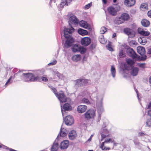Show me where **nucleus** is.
<instances>
[{"instance_id":"1","label":"nucleus","mask_w":151,"mask_h":151,"mask_svg":"<svg viewBox=\"0 0 151 151\" xmlns=\"http://www.w3.org/2000/svg\"><path fill=\"white\" fill-rule=\"evenodd\" d=\"M78 22V20L75 16H70L68 21L70 28H68L65 27L64 29L61 32V35H63L66 39L65 46L67 48H69L73 45L74 40L70 35L74 31L73 25L76 26Z\"/></svg>"},{"instance_id":"2","label":"nucleus","mask_w":151,"mask_h":151,"mask_svg":"<svg viewBox=\"0 0 151 151\" xmlns=\"http://www.w3.org/2000/svg\"><path fill=\"white\" fill-rule=\"evenodd\" d=\"M21 73V79L24 81L30 82L40 81L39 77L35 74L30 73Z\"/></svg>"},{"instance_id":"3","label":"nucleus","mask_w":151,"mask_h":151,"mask_svg":"<svg viewBox=\"0 0 151 151\" xmlns=\"http://www.w3.org/2000/svg\"><path fill=\"white\" fill-rule=\"evenodd\" d=\"M96 108L98 115L96 121L98 123L101 119V115L104 111L102 103L103 97L98 96L96 98Z\"/></svg>"},{"instance_id":"4","label":"nucleus","mask_w":151,"mask_h":151,"mask_svg":"<svg viewBox=\"0 0 151 151\" xmlns=\"http://www.w3.org/2000/svg\"><path fill=\"white\" fill-rule=\"evenodd\" d=\"M113 143V146L112 149L116 146L118 145L119 143L116 142L113 138H107L105 139L104 142H102L100 146V148L103 151H108L110 150V148L109 147H106V144Z\"/></svg>"},{"instance_id":"5","label":"nucleus","mask_w":151,"mask_h":151,"mask_svg":"<svg viewBox=\"0 0 151 151\" xmlns=\"http://www.w3.org/2000/svg\"><path fill=\"white\" fill-rule=\"evenodd\" d=\"M50 88L61 103H63L66 101V97L63 93H56L57 90L55 88L52 87V86H50Z\"/></svg>"},{"instance_id":"6","label":"nucleus","mask_w":151,"mask_h":151,"mask_svg":"<svg viewBox=\"0 0 151 151\" xmlns=\"http://www.w3.org/2000/svg\"><path fill=\"white\" fill-rule=\"evenodd\" d=\"M90 80L86 79L84 78H81L74 81L75 83V86L76 87H78L83 86H85L88 85V82Z\"/></svg>"},{"instance_id":"7","label":"nucleus","mask_w":151,"mask_h":151,"mask_svg":"<svg viewBox=\"0 0 151 151\" xmlns=\"http://www.w3.org/2000/svg\"><path fill=\"white\" fill-rule=\"evenodd\" d=\"M120 9V7L119 5L115 4L108 7L107 10L110 15L114 16L116 14L117 12L119 11Z\"/></svg>"},{"instance_id":"8","label":"nucleus","mask_w":151,"mask_h":151,"mask_svg":"<svg viewBox=\"0 0 151 151\" xmlns=\"http://www.w3.org/2000/svg\"><path fill=\"white\" fill-rule=\"evenodd\" d=\"M110 132L109 129H108L104 125H103L102 128L100 131V133L101 136V139L100 140L101 141L103 140L106 137L108 136V134Z\"/></svg>"},{"instance_id":"9","label":"nucleus","mask_w":151,"mask_h":151,"mask_svg":"<svg viewBox=\"0 0 151 151\" xmlns=\"http://www.w3.org/2000/svg\"><path fill=\"white\" fill-rule=\"evenodd\" d=\"M126 62L127 65L124 64V67L125 70H129L133 67V65L135 63L134 61L130 58L126 60Z\"/></svg>"},{"instance_id":"10","label":"nucleus","mask_w":151,"mask_h":151,"mask_svg":"<svg viewBox=\"0 0 151 151\" xmlns=\"http://www.w3.org/2000/svg\"><path fill=\"white\" fill-rule=\"evenodd\" d=\"M127 52L129 56L133 59L138 58L139 59L140 56L137 55L133 49L131 48H128L127 50Z\"/></svg>"},{"instance_id":"11","label":"nucleus","mask_w":151,"mask_h":151,"mask_svg":"<svg viewBox=\"0 0 151 151\" xmlns=\"http://www.w3.org/2000/svg\"><path fill=\"white\" fill-rule=\"evenodd\" d=\"M85 118L87 119L92 118L95 115V111L93 109H90L88 110L84 114Z\"/></svg>"},{"instance_id":"12","label":"nucleus","mask_w":151,"mask_h":151,"mask_svg":"<svg viewBox=\"0 0 151 151\" xmlns=\"http://www.w3.org/2000/svg\"><path fill=\"white\" fill-rule=\"evenodd\" d=\"M64 121L65 124L67 125H71L74 123L73 118L71 115L66 116L64 119Z\"/></svg>"},{"instance_id":"13","label":"nucleus","mask_w":151,"mask_h":151,"mask_svg":"<svg viewBox=\"0 0 151 151\" xmlns=\"http://www.w3.org/2000/svg\"><path fill=\"white\" fill-rule=\"evenodd\" d=\"M91 42V39L89 37H84L82 38L81 41V44L84 46H88L90 44Z\"/></svg>"},{"instance_id":"14","label":"nucleus","mask_w":151,"mask_h":151,"mask_svg":"<svg viewBox=\"0 0 151 151\" xmlns=\"http://www.w3.org/2000/svg\"><path fill=\"white\" fill-rule=\"evenodd\" d=\"M61 111L62 115L63 116L64 112H65V111H70L72 109V107L68 103H65L64 104L63 106V109L62 108V105L61 104Z\"/></svg>"},{"instance_id":"15","label":"nucleus","mask_w":151,"mask_h":151,"mask_svg":"<svg viewBox=\"0 0 151 151\" xmlns=\"http://www.w3.org/2000/svg\"><path fill=\"white\" fill-rule=\"evenodd\" d=\"M87 106L85 105H79L77 108V110L79 113H83L85 112L87 109Z\"/></svg>"},{"instance_id":"16","label":"nucleus","mask_w":151,"mask_h":151,"mask_svg":"<svg viewBox=\"0 0 151 151\" xmlns=\"http://www.w3.org/2000/svg\"><path fill=\"white\" fill-rule=\"evenodd\" d=\"M67 133L66 131L64 129V128L63 129L62 127H61L60 129L59 133L56 138V140H58L59 138V135H60L61 137H65L67 134Z\"/></svg>"},{"instance_id":"17","label":"nucleus","mask_w":151,"mask_h":151,"mask_svg":"<svg viewBox=\"0 0 151 151\" xmlns=\"http://www.w3.org/2000/svg\"><path fill=\"white\" fill-rule=\"evenodd\" d=\"M69 142L68 140H65L62 141L60 144V148L62 149H64L68 148L69 146Z\"/></svg>"},{"instance_id":"18","label":"nucleus","mask_w":151,"mask_h":151,"mask_svg":"<svg viewBox=\"0 0 151 151\" xmlns=\"http://www.w3.org/2000/svg\"><path fill=\"white\" fill-rule=\"evenodd\" d=\"M20 73V71L19 70L18 72L16 73H15L13 76H11L8 79L7 82H6L5 86H7L8 85L10 84L12 81H11L12 79H13L15 77L16 75H17L18 74Z\"/></svg>"},{"instance_id":"19","label":"nucleus","mask_w":151,"mask_h":151,"mask_svg":"<svg viewBox=\"0 0 151 151\" xmlns=\"http://www.w3.org/2000/svg\"><path fill=\"white\" fill-rule=\"evenodd\" d=\"M134 0H125L124 1V4L127 6L131 7L135 3Z\"/></svg>"},{"instance_id":"20","label":"nucleus","mask_w":151,"mask_h":151,"mask_svg":"<svg viewBox=\"0 0 151 151\" xmlns=\"http://www.w3.org/2000/svg\"><path fill=\"white\" fill-rule=\"evenodd\" d=\"M137 52L140 55L145 54V48L142 47H138L137 48Z\"/></svg>"},{"instance_id":"21","label":"nucleus","mask_w":151,"mask_h":151,"mask_svg":"<svg viewBox=\"0 0 151 151\" xmlns=\"http://www.w3.org/2000/svg\"><path fill=\"white\" fill-rule=\"evenodd\" d=\"M76 136L77 134L76 132L74 130L70 131L68 134L69 139L71 140L75 139Z\"/></svg>"},{"instance_id":"22","label":"nucleus","mask_w":151,"mask_h":151,"mask_svg":"<svg viewBox=\"0 0 151 151\" xmlns=\"http://www.w3.org/2000/svg\"><path fill=\"white\" fill-rule=\"evenodd\" d=\"M72 1V0H62L60 5V7L63 8L65 5L68 6Z\"/></svg>"},{"instance_id":"23","label":"nucleus","mask_w":151,"mask_h":151,"mask_svg":"<svg viewBox=\"0 0 151 151\" xmlns=\"http://www.w3.org/2000/svg\"><path fill=\"white\" fill-rule=\"evenodd\" d=\"M138 32L141 35L144 36H148L150 33L148 32L145 31L139 28L138 29Z\"/></svg>"},{"instance_id":"24","label":"nucleus","mask_w":151,"mask_h":151,"mask_svg":"<svg viewBox=\"0 0 151 151\" xmlns=\"http://www.w3.org/2000/svg\"><path fill=\"white\" fill-rule=\"evenodd\" d=\"M131 69H132L131 72V75L133 76L137 75L139 71L138 68L137 67H133L132 68H131Z\"/></svg>"},{"instance_id":"25","label":"nucleus","mask_w":151,"mask_h":151,"mask_svg":"<svg viewBox=\"0 0 151 151\" xmlns=\"http://www.w3.org/2000/svg\"><path fill=\"white\" fill-rule=\"evenodd\" d=\"M78 33L82 36H84L88 35V32L87 31L81 28L78 29Z\"/></svg>"},{"instance_id":"26","label":"nucleus","mask_w":151,"mask_h":151,"mask_svg":"<svg viewBox=\"0 0 151 151\" xmlns=\"http://www.w3.org/2000/svg\"><path fill=\"white\" fill-rule=\"evenodd\" d=\"M141 23L143 26L146 27H148L150 24L149 21L145 19H142L141 21Z\"/></svg>"},{"instance_id":"27","label":"nucleus","mask_w":151,"mask_h":151,"mask_svg":"<svg viewBox=\"0 0 151 151\" xmlns=\"http://www.w3.org/2000/svg\"><path fill=\"white\" fill-rule=\"evenodd\" d=\"M114 22L115 23L119 24L124 22V21L121 17H116L114 21Z\"/></svg>"},{"instance_id":"28","label":"nucleus","mask_w":151,"mask_h":151,"mask_svg":"<svg viewBox=\"0 0 151 151\" xmlns=\"http://www.w3.org/2000/svg\"><path fill=\"white\" fill-rule=\"evenodd\" d=\"M80 46L78 44H75L72 47L73 52H78Z\"/></svg>"},{"instance_id":"29","label":"nucleus","mask_w":151,"mask_h":151,"mask_svg":"<svg viewBox=\"0 0 151 151\" xmlns=\"http://www.w3.org/2000/svg\"><path fill=\"white\" fill-rule=\"evenodd\" d=\"M58 142H55L53 143L51 148V151H57L58 148Z\"/></svg>"},{"instance_id":"30","label":"nucleus","mask_w":151,"mask_h":151,"mask_svg":"<svg viewBox=\"0 0 151 151\" xmlns=\"http://www.w3.org/2000/svg\"><path fill=\"white\" fill-rule=\"evenodd\" d=\"M121 17L124 22L125 20H128L129 18V15L128 14L126 13L122 14Z\"/></svg>"},{"instance_id":"31","label":"nucleus","mask_w":151,"mask_h":151,"mask_svg":"<svg viewBox=\"0 0 151 151\" xmlns=\"http://www.w3.org/2000/svg\"><path fill=\"white\" fill-rule=\"evenodd\" d=\"M81 55H75L73 56L72 60L74 61H77L81 59Z\"/></svg>"},{"instance_id":"32","label":"nucleus","mask_w":151,"mask_h":151,"mask_svg":"<svg viewBox=\"0 0 151 151\" xmlns=\"http://www.w3.org/2000/svg\"><path fill=\"white\" fill-rule=\"evenodd\" d=\"M80 26L83 28L86 29L88 27V24L87 22L84 21H81L80 22Z\"/></svg>"},{"instance_id":"33","label":"nucleus","mask_w":151,"mask_h":151,"mask_svg":"<svg viewBox=\"0 0 151 151\" xmlns=\"http://www.w3.org/2000/svg\"><path fill=\"white\" fill-rule=\"evenodd\" d=\"M111 72L112 77L114 78L115 76L116 70L115 68L114 65H112L111 66Z\"/></svg>"},{"instance_id":"34","label":"nucleus","mask_w":151,"mask_h":151,"mask_svg":"<svg viewBox=\"0 0 151 151\" xmlns=\"http://www.w3.org/2000/svg\"><path fill=\"white\" fill-rule=\"evenodd\" d=\"M81 103H84L86 104H90V102L89 100L85 98H83L81 99Z\"/></svg>"},{"instance_id":"35","label":"nucleus","mask_w":151,"mask_h":151,"mask_svg":"<svg viewBox=\"0 0 151 151\" xmlns=\"http://www.w3.org/2000/svg\"><path fill=\"white\" fill-rule=\"evenodd\" d=\"M36 76H37L39 77V79L40 80V81H38L40 82L41 81H43L47 82L48 81V79L46 77L44 76L40 77L37 75H36Z\"/></svg>"},{"instance_id":"36","label":"nucleus","mask_w":151,"mask_h":151,"mask_svg":"<svg viewBox=\"0 0 151 151\" xmlns=\"http://www.w3.org/2000/svg\"><path fill=\"white\" fill-rule=\"evenodd\" d=\"M132 30L130 29L129 28H126L124 29V32L128 35L130 34L131 33V32Z\"/></svg>"},{"instance_id":"37","label":"nucleus","mask_w":151,"mask_h":151,"mask_svg":"<svg viewBox=\"0 0 151 151\" xmlns=\"http://www.w3.org/2000/svg\"><path fill=\"white\" fill-rule=\"evenodd\" d=\"M119 56L120 58H123L125 56L126 54L122 50H121L119 51Z\"/></svg>"},{"instance_id":"38","label":"nucleus","mask_w":151,"mask_h":151,"mask_svg":"<svg viewBox=\"0 0 151 151\" xmlns=\"http://www.w3.org/2000/svg\"><path fill=\"white\" fill-rule=\"evenodd\" d=\"M111 42H109L108 44H107L106 46V47L108 50L111 51H113V49L111 47Z\"/></svg>"},{"instance_id":"39","label":"nucleus","mask_w":151,"mask_h":151,"mask_svg":"<svg viewBox=\"0 0 151 151\" xmlns=\"http://www.w3.org/2000/svg\"><path fill=\"white\" fill-rule=\"evenodd\" d=\"M142 56L140 57L139 59L138 58H136L137 60H145L147 58V57L146 55H145V54L144 55H141Z\"/></svg>"},{"instance_id":"40","label":"nucleus","mask_w":151,"mask_h":151,"mask_svg":"<svg viewBox=\"0 0 151 151\" xmlns=\"http://www.w3.org/2000/svg\"><path fill=\"white\" fill-rule=\"evenodd\" d=\"M79 50L78 52H80L81 54H83L86 51V48L82 47H80L79 48Z\"/></svg>"},{"instance_id":"41","label":"nucleus","mask_w":151,"mask_h":151,"mask_svg":"<svg viewBox=\"0 0 151 151\" xmlns=\"http://www.w3.org/2000/svg\"><path fill=\"white\" fill-rule=\"evenodd\" d=\"M107 28L104 27H103L100 29V33L101 34H104L106 31Z\"/></svg>"},{"instance_id":"42","label":"nucleus","mask_w":151,"mask_h":151,"mask_svg":"<svg viewBox=\"0 0 151 151\" xmlns=\"http://www.w3.org/2000/svg\"><path fill=\"white\" fill-rule=\"evenodd\" d=\"M57 63V61L56 60L54 59L51 62L49 63L48 64V65L49 66L53 65H55Z\"/></svg>"},{"instance_id":"43","label":"nucleus","mask_w":151,"mask_h":151,"mask_svg":"<svg viewBox=\"0 0 151 151\" xmlns=\"http://www.w3.org/2000/svg\"><path fill=\"white\" fill-rule=\"evenodd\" d=\"M128 36L129 37L131 38L134 37L135 36V32L132 30L131 33H130Z\"/></svg>"},{"instance_id":"44","label":"nucleus","mask_w":151,"mask_h":151,"mask_svg":"<svg viewBox=\"0 0 151 151\" xmlns=\"http://www.w3.org/2000/svg\"><path fill=\"white\" fill-rule=\"evenodd\" d=\"M140 8H141L146 9L147 8V5L146 3L142 4L141 5Z\"/></svg>"},{"instance_id":"45","label":"nucleus","mask_w":151,"mask_h":151,"mask_svg":"<svg viewBox=\"0 0 151 151\" xmlns=\"http://www.w3.org/2000/svg\"><path fill=\"white\" fill-rule=\"evenodd\" d=\"M146 124L148 127H151V119L147 120Z\"/></svg>"},{"instance_id":"46","label":"nucleus","mask_w":151,"mask_h":151,"mask_svg":"<svg viewBox=\"0 0 151 151\" xmlns=\"http://www.w3.org/2000/svg\"><path fill=\"white\" fill-rule=\"evenodd\" d=\"M92 5V3H90L88 4H87L85 6V8L86 9H89Z\"/></svg>"},{"instance_id":"47","label":"nucleus","mask_w":151,"mask_h":151,"mask_svg":"<svg viewBox=\"0 0 151 151\" xmlns=\"http://www.w3.org/2000/svg\"><path fill=\"white\" fill-rule=\"evenodd\" d=\"M134 142L135 145H137L139 144V142L138 139L137 138H136L135 139H134L133 141Z\"/></svg>"},{"instance_id":"48","label":"nucleus","mask_w":151,"mask_h":151,"mask_svg":"<svg viewBox=\"0 0 151 151\" xmlns=\"http://www.w3.org/2000/svg\"><path fill=\"white\" fill-rule=\"evenodd\" d=\"M137 148H138L139 149H140L141 148L142 145L139 143V145L138 144L136 145Z\"/></svg>"},{"instance_id":"49","label":"nucleus","mask_w":151,"mask_h":151,"mask_svg":"<svg viewBox=\"0 0 151 151\" xmlns=\"http://www.w3.org/2000/svg\"><path fill=\"white\" fill-rule=\"evenodd\" d=\"M53 2L54 3H55V0H50V1L49 3V5L50 6L52 7V5H51V4L52 2Z\"/></svg>"},{"instance_id":"50","label":"nucleus","mask_w":151,"mask_h":151,"mask_svg":"<svg viewBox=\"0 0 151 151\" xmlns=\"http://www.w3.org/2000/svg\"><path fill=\"white\" fill-rule=\"evenodd\" d=\"M145 135V134L142 132H139L138 134V135L139 136H143Z\"/></svg>"},{"instance_id":"51","label":"nucleus","mask_w":151,"mask_h":151,"mask_svg":"<svg viewBox=\"0 0 151 151\" xmlns=\"http://www.w3.org/2000/svg\"><path fill=\"white\" fill-rule=\"evenodd\" d=\"M145 63H140L139 65V67L142 68H144L145 67Z\"/></svg>"},{"instance_id":"52","label":"nucleus","mask_w":151,"mask_h":151,"mask_svg":"<svg viewBox=\"0 0 151 151\" xmlns=\"http://www.w3.org/2000/svg\"><path fill=\"white\" fill-rule=\"evenodd\" d=\"M136 42L134 40H132L130 42V44H132L133 45H135L136 44Z\"/></svg>"},{"instance_id":"53","label":"nucleus","mask_w":151,"mask_h":151,"mask_svg":"<svg viewBox=\"0 0 151 151\" xmlns=\"http://www.w3.org/2000/svg\"><path fill=\"white\" fill-rule=\"evenodd\" d=\"M135 91L136 93L137 94V98H138V99L139 100V101L140 99H139V97L138 94V91L136 89H135Z\"/></svg>"},{"instance_id":"54","label":"nucleus","mask_w":151,"mask_h":151,"mask_svg":"<svg viewBox=\"0 0 151 151\" xmlns=\"http://www.w3.org/2000/svg\"><path fill=\"white\" fill-rule=\"evenodd\" d=\"M147 15L148 17L151 18V10L149 11L148 12Z\"/></svg>"},{"instance_id":"55","label":"nucleus","mask_w":151,"mask_h":151,"mask_svg":"<svg viewBox=\"0 0 151 151\" xmlns=\"http://www.w3.org/2000/svg\"><path fill=\"white\" fill-rule=\"evenodd\" d=\"M0 147L2 148H6L7 147L2 144H0Z\"/></svg>"},{"instance_id":"56","label":"nucleus","mask_w":151,"mask_h":151,"mask_svg":"<svg viewBox=\"0 0 151 151\" xmlns=\"http://www.w3.org/2000/svg\"><path fill=\"white\" fill-rule=\"evenodd\" d=\"M148 114L149 116H151V109L148 111Z\"/></svg>"},{"instance_id":"57","label":"nucleus","mask_w":151,"mask_h":151,"mask_svg":"<svg viewBox=\"0 0 151 151\" xmlns=\"http://www.w3.org/2000/svg\"><path fill=\"white\" fill-rule=\"evenodd\" d=\"M147 53L148 54H151V48L148 49Z\"/></svg>"},{"instance_id":"58","label":"nucleus","mask_w":151,"mask_h":151,"mask_svg":"<svg viewBox=\"0 0 151 151\" xmlns=\"http://www.w3.org/2000/svg\"><path fill=\"white\" fill-rule=\"evenodd\" d=\"M147 41H145L144 42H143V40H142L141 42H140V43L143 45H144L145 44L146 42Z\"/></svg>"},{"instance_id":"59","label":"nucleus","mask_w":151,"mask_h":151,"mask_svg":"<svg viewBox=\"0 0 151 151\" xmlns=\"http://www.w3.org/2000/svg\"><path fill=\"white\" fill-rule=\"evenodd\" d=\"M93 136V134L91 135L90 137V138L88 139V141H91L92 138Z\"/></svg>"},{"instance_id":"60","label":"nucleus","mask_w":151,"mask_h":151,"mask_svg":"<svg viewBox=\"0 0 151 151\" xmlns=\"http://www.w3.org/2000/svg\"><path fill=\"white\" fill-rule=\"evenodd\" d=\"M150 108H151V102L149 104L147 107V108L148 109Z\"/></svg>"},{"instance_id":"61","label":"nucleus","mask_w":151,"mask_h":151,"mask_svg":"<svg viewBox=\"0 0 151 151\" xmlns=\"http://www.w3.org/2000/svg\"><path fill=\"white\" fill-rule=\"evenodd\" d=\"M56 75L59 78H60V76H61V74L60 73H58V74Z\"/></svg>"},{"instance_id":"62","label":"nucleus","mask_w":151,"mask_h":151,"mask_svg":"<svg viewBox=\"0 0 151 151\" xmlns=\"http://www.w3.org/2000/svg\"><path fill=\"white\" fill-rule=\"evenodd\" d=\"M17 71V69L16 68H14L13 70V72L14 73H15Z\"/></svg>"},{"instance_id":"63","label":"nucleus","mask_w":151,"mask_h":151,"mask_svg":"<svg viewBox=\"0 0 151 151\" xmlns=\"http://www.w3.org/2000/svg\"><path fill=\"white\" fill-rule=\"evenodd\" d=\"M53 72L54 73V74L56 75H57L58 74V73H59L58 71H53Z\"/></svg>"},{"instance_id":"64","label":"nucleus","mask_w":151,"mask_h":151,"mask_svg":"<svg viewBox=\"0 0 151 151\" xmlns=\"http://www.w3.org/2000/svg\"><path fill=\"white\" fill-rule=\"evenodd\" d=\"M95 45L93 44H91V48H93L95 47Z\"/></svg>"}]
</instances>
